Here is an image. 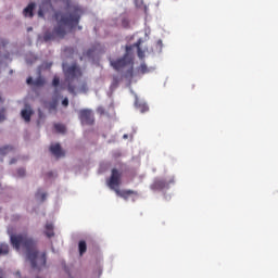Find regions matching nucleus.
I'll return each instance as SVG.
<instances>
[{"label": "nucleus", "mask_w": 278, "mask_h": 278, "mask_svg": "<svg viewBox=\"0 0 278 278\" xmlns=\"http://www.w3.org/2000/svg\"><path fill=\"white\" fill-rule=\"evenodd\" d=\"M131 50L132 47H126V53L122 59H118L116 61L110 60V64L115 71L122 72L125 68L127 70L124 75L125 78H132L134 76V58L130 54Z\"/></svg>", "instance_id": "7ed1b4c3"}, {"label": "nucleus", "mask_w": 278, "mask_h": 278, "mask_svg": "<svg viewBox=\"0 0 278 278\" xmlns=\"http://www.w3.org/2000/svg\"><path fill=\"white\" fill-rule=\"evenodd\" d=\"M78 116L83 125L91 126L94 123V116L91 110H80Z\"/></svg>", "instance_id": "39448f33"}, {"label": "nucleus", "mask_w": 278, "mask_h": 278, "mask_svg": "<svg viewBox=\"0 0 278 278\" xmlns=\"http://www.w3.org/2000/svg\"><path fill=\"white\" fill-rule=\"evenodd\" d=\"M81 15L83 9H80L78 4H73L72 0H66V12L56 11L54 13L56 26L53 28L52 33H45L43 40L49 42L55 39H64L67 34L66 29H74L79 24Z\"/></svg>", "instance_id": "f257e3e1"}, {"label": "nucleus", "mask_w": 278, "mask_h": 278, "mask_svg": "<svg viewBox=\"0 0 278 278\" xmlns=\"http://www.w3.org/2000/svg\"><path fill=\"white\" fill-rule=\"evenodd\" d=\"M121 178H122V173H119L117 169H112V175L108 181V186L110 189L114 190L117 189L115 187H118L121 185Z\"/></svg>", "instance_id": "0eeeda50"}, {"label": "nucleus", "mask_w": 278, "mask_h": 278, "mask_svg": "<svg viewBox=\"0 0 278 278\" xmlns=\"http://www.w3.org/2000/svg\"><path fill=\"white\" fill-rule=\"evenodd\" d=\"M92 53H93V50H92V49H89V50L85 53V55L88 56V58H90V56L92 55Z\"/></svg>", "instance_id": "cd10ccee"}, {"label": "nucleus", "mask_w": 278, "mask_h": 278, "mask_svg": "<svg viewBox=\"0 0 278 278\" xmlns=\"http://www.w3.org/2000/svg\"><path fill=\"white\" fill-rule=\"evenodd\" d=\"M137 73H138L139 75L149 74V73H150V68L146 65V63H142V64L137 68Z\"/></svg>", "instance_id": "2eb2a0df"}, {"label": "nucleus", "mask_w": 278, "mask_h": 278, "mask_svg": "<svg viewBox=\"0 0 278 278\" xmlns=\"http://www.w3.org/2000/svg\"><path fill=\"white\" fill-rule=\"evenodd\" d=\"M14 163H16V160H15V159H12V160L10 161V164H14Z\"/></svg>", "instance_id": "2f4dec72"}, {"label": "nucleus", "mask_w": 278, "mask_h": 278, "mask_svg": "<svg viewBox=\"0 0 278 278\" xmlns=\"http://www.w3.org/2000/svg\"><path fill=\"white\" fill-rule=\"evenodd\" d=\"M59 84H60V79H59L58 77H54V78H53V81H52V86H53V87H58Z\"/></svg>", "instance_id": "a878e982"}, {"label": "nucleus", "mask_w": 278, "mask_h": 278, "mask_svg": "<svg viewBox=\"0 0 278 278\" xmlns=\"http://www.w3.org/2000/svg\"><path fill=\"white\" fill-rule=\"evenodd\" d=\"M140 45H141V41L139 40L137 43H135L134 46H127V47H132V49H134V47H136L137 48V50H138V56H139V59H144V52L140 49Z\"/></svg>", "instance_id": "f3484780"}, {"label": "nucleus", "mask_w": 278, "mask_h": 278, "mask_svg": "<svg viewBox=\"0 0 278 278\" xmlns=\"http://www.w3.org/2000/svg\"><path fill=\"white\" fill-rule=\"evenodd\" d=\"M53 229H54V227H53V225L51 223H47L46 224V231H45V233H46V236L48 238H51V237L54 236Z\"/></svg>", "instance_id": "4468645a"}, {"label": "nucleus", "mask_w": 278, "mask_h": 278, "mask_svg": "<svg viewBox=\"0 0 278 278\" xmlns=\"http://www.w3.org/2000/svg\"><path fill=\"white\" fill-rule=\"evenodd\" d=\"M50 111H56V104L55 103H52L50 105Z\"/></svg>", "instance_id": "7c9ffc66"}, {"label": "nucleus", "mask_w": 278, "mask_h": 278, "mask_svg": "<svg viewBox=\"0 0 278 278\" xmlns=\"http://www.w3.org/2000/svg\"><path fill=\"white\" fill-rule=\"evenodd\" d=\"M36 8V2H30L24 10L23 15L25 17H34V9Z\"/></svg>", "instance_id": "9d476101"}, {"label": "nucleus", "mask_w": 278, "mask_h": 278, "mask_svg": "<svg viewBox=\"0 0 278 278\" xmlns=\"http://www.w3.org/2000/svg\"><path fill=\"white\" fill-rule=\"evenodd\" d=\"M124 138H127V136L125 135Z\"/></svg>", "instance_id": "f704fd0d"}, {"label": "nucleus", "mask_w": 278, "mask_h": 278, "mask_svg": "<svg viewBox=\"0 0 278 278\" xmlns=\"http://www.w3.org/2000/svg\"><path fill=\"white\" fill-rule=\"evenodd\" d=\"M52 9L51 0H42L39 11H38V16L39 17H45V11Z\"/></svg>", "instance_id": "6e6552de"}, {"label": "nucleus", "mask_w": 278, "mask_h": 278, "mask_svg": "<svg viewBox=\"0 0 278 278\" xmlns=\"http://www.w3.org/2000/svg\"><path fill=\"white\" fill-rule=\"evenodd\" d=\"M118 84H119V78H118L117 76H114V77H113V80H112L111 88H112V89L117 88Z\"/></svg>", "instance_id": "4be33fe9"}, {"label": "nucleus", "mask_w": 278, "mask_h": 278, "mask_svg": "<svg viewBox=\"0 0 278 278\" xmlns=\"http://www.w3.org/2000/svg\"><path fill=\"white\" fill-rule=\"evenodd\" d=\"M9 74H10V75L14 74V71L11 70V71L9 72Z\"/></svg>", "instance_id": "72a5a7b5"}, {"label": "nucleus", "mask_w": 278, "mask_h": 278, "mask_svg": "<svg viewBox=\"0 0 278 278\" xmlns=\"http://www.w3.org/2000/svg\"><path fill=\"white\" fill-rule=\"evenodd\" d=\"M14 151V147L11 146H4L0 148V155L5 156L8 153Z\"/></svg>", "instance_id": "dca6fc26"}, {"label": "nucleus", "mask_w": 278, "mask_h": 278, "mask_svg": "<svg viewBox=\"0 0 278 278\" xmlns=\"http://www.w3.org/2000/svg\"><path fill=\"white\" fill-rule=\"evenodd\" d=\"M26 83H27L28 85L34 84V78H33V77H28L27 80H26Z\"/></svg>", "instance_id": "c756f323"}, {"label": "nucleus", "mask_w": 278, "mask_h": 278, "mask_svg": "<svg viewBox=\"0 0 278 278\" xmlns=\"http://www.w3.org/2000/svg\"><path fill=\"white\" fill-rule=\"evenodd\" d=\"M79 254L83 255L87 251V244L85 241L78 243Z\"/></svg>", "instance_id": "aec40b11"}, {"label": "nucleus", "mask_w": 278, "mask_h": 278, "mask_svg": "<svg viewBox=\"0 0 278 278\" xmlns=\"http://www.w3.org/2000/svg\"><path fill=\"white\" fill-rule=\"evenodd\" d=\"M31 115H34V111H31L30 109H25L21 112V116L26 123L31 122Z\"/></svg>", "instance_id": "f8f14e48"}, {"label": "nucleus", "mask_w": 278, "mask_h": 278, "mask_svg": "<svg viewBox=\"0 0 278 278\" xmlns=\"http://www.w3.org/2000/svg\"><path fill=\"white\" fill-rule=\"evenodd\" d=\"M34 85L37 87L45 86V79L39 77L34 81Z\"/></svg>", "instance_id": "b1692460"}, {"label": "nucleus", "mask_w": 278, "mask_h": 278, "mask_svg": "<svg viewBox=\"0 0 278 278\" xmlns=\"http://www.w3.org/2000/svg\"><path fill=\"white\" fill-rule=\"evenodd\" d=\"M115 193L123 198L124 200H128L129 195L134 194V195H138V192L137 191H134V190H118V189H115Z\"/></svg>", "instance_id": "1a4fd4ad"}, {"label": "nucleus", "mask_w": 278, "mask_h": 278, "mask_svg": "<svg viewBox=\"0 0 278 278\" xmlns=\"http://www.w3.org/2000/svg\"><path fill=\"white\" fill-rule=\"evenodd\" d=\"M17 175H18V177H25V168H18Z\"/></svg>", "instance_id": "393cba45"}, {"label": "nucleus", "mask_w": 278, "mask_h": 278, "mask_svg": "<svg viewBox=\"0 0 278 278\" xmlns=\"http://www.w3.org/2000/svg\"><path fill=\"white\" fill-rule=\"evenodd\" d=\"M11 244L17 251L21 247L26 252V258L30 262L31 268L42 269L47 266V253L38 252V241L29 237L27 233L11 235Z\"/></svg>", "instance_id": "f03ea898"}, {"label": "nucleus", "mask_w": 278, "mask_h": 278, "mask_svg": "<svg viewBox=\"0 0 278 278\" xmlns=\"http://www.w3.org/2000/svg\"><path fill=\"white\" fill-rule=\"evenodd\" d=\"M62 105L65 106V108L68 105V99H67V98H65V99L62 101Z\"/></svg>", "instance_id": "c85d7f7f"}, {"label": "nucleus", "mask_w": 278, "mask_h": 278, "mask_svg": "<svg viewBox=\"0 0 278 278\" xmlns=\"http://www.w3.org/2000/svg\"><path fill=\"white\" fill-rule=\"evenodd\" d=\"M36 199L41 201V202H45V200H47V193L46 192H42L41 189H39L36 194H35Z\"/></svg>", "instance_id": "a211bd4d"}, {"label": "nucleus", "mask_w": 278, "mask_h": 278, "mask_svg": "<svg viewBox=\"0 0 278 278\" xmlns=\"http://www.w3.org/2000/svg\"><path fill=\"white\" fill-rule=\"evenodd\" d=\"M170 184H174V178L168 180L157 178L153 181L150 188L153 191H162L163 189H168Z\"/></svg>", "instance_id": "423d86ee"}, {"label": "nucleus", "mask_w": 278, "mask_h": 278, "mask_svg": "<svg viewBox=\"0 0 278 278\" xmlns=\"http://www.w3.org/2000/svg\"><path fill=\"white\" fill-rule=\"evenodd\" d=\"M5 119V108H2L0 109V123H3Z\"/></svg>", "instance_id": "5701e85b"}, {"label": "nucleus", "mask_w": 278, "mask_h": 278, "mask_svg": "<svg viewBox=\"0 0 278 278\" xmlns=\"http://www.w3.org/2000/svg\"><path fill=\"white\" fill-rule=\"evenodd\" d=\"M37 278H41V277H37Z\"/></svg>", "instance_id": "e433bc0d"}, {"label": "nucleus", "mask_w": 278, "mask_h": 278, "mask_svg": "<svg viewBox=\"0 0 278 278\" xmlns=\"http://www.w3.org/2000/svg\"><path fill=\"white\" fill-rule=\"evenodd\" d=\"M135 106H136V109H138L141 113H146V112L149 111V106H148L144 102H141L138 98H136Z\"/></svg>", "instance_id": "ddd939ff"}, {"label": "nucleus", "mask_w": 278, "mask_h": 278, "mask_svg": "<svg viewBox=\"0 0 278 278\" xmlns=\"http://www.w3.org/2000/svg\"><path fill=\"white\" fill-rule=\"evenodd\" d=\"M38 116H39V119H42L45 118V113H42V110H38Z\"/></svg>", "instance_id": "bb28decb"}, {"label": "nucleus", "mask_w": 278, "mask_h": 278, "mask_svg": "<svg viewBox=\"0 0 278 278\" xmlns=\"http://www.w3.org/2000/svg\"><path fill=\"white\" fill-rule=\"evenodd\" d=\"M10 253V245L5 243L0 244V256Z\"/></svg>", "instance_id": "6ab92c4d"}, {"label": "nucleus", "mask_w": 278, "mask_h": 278, "mask_svg": "<svg viewBox=\"0 0 278 278\" xmlns=\"http://www.w3.org/2000/svg\"><path fill=\"white\" fill-rule=\"evenodd\" d=\"M78 29H81V27H78Z\"/></svg>", "instance_id": "c9c22d12"}, {"label": "nucleus", "mask_w": 278, "mask_h": 278, "mask_svg": "<svg viewBox=\"0 0 278 278\" xmlns=\"http://www.w3.org/2000/svg\"><path fill=\"white\" fill-rule=\"evenodd\" d=\"M50 152L56 157L64 156V152L62 151L61 146L59 143L52 144L50 147Z\"/></svg>", "instance_id": "9b49d317"}, {"label": "nucleus", "mask_w": 278, "mask_h": 278, "mask_svg": "<svg viewBox=\"0 0 278 278\" xmlns=\"http://www.w3.org/2000/svg\"><path fill=\"white\" fill-rule=\"evenodd\" d=\"M81 71L76 64H73L64 70L65 81L68 83L67 89L70 93H75V87L72 86L71 83L81 77Z\"/></svg>", "instance_id": "20e7f679"}, {"label": "nucleus", "mask_w": 278, "mask_h": 278, "mask_svg": "<svg viewBox=\"0 0 278 278\" xmlns=\"http://www.w3.org/2000/svg\"><path fill=\"white\" fill-rule=\"evenodd\" d=\"M54 129L59 132V134H64L66 131V128L64 125L62 124H55L54 125Z\"/></svg>", "instance_id": "412c9836"}, {"label": "nucleus", "mask_w": 278, "mask_h": 278, "mask_svg": "<svg viewBox=\"0 0 278 278\" xmlns=\"http://www.w3.org/2000/svg\"><path fill=\"white\" fill-rule=\"evenodd\" d=\"M3 102H5V100H3V98H1L0 96V103H3Z\"/></svg>", "instance_id": "473e14b6"}]
</instances>
